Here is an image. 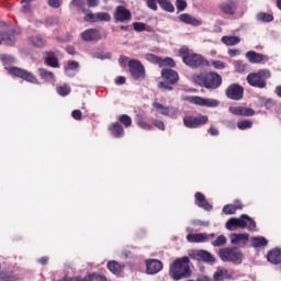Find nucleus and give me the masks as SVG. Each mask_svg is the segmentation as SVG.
I'll return each mask as SVG.
<instances>
[{"mask_svg": "<svg viewBox=\"0 0 281 281\" xmlns=\"http://www.w3.org/2000/svg\"><path fill=\"white\" fill-rule=\"evenodd\" d=\"M158 5H160L161 10H165V12H175V5L170 0H158Z\"/></svg>", "mask_w": 281, "mask_h": 281, "instance_id": "7c9ffc66", "label": "nucleus"}, {"mask_svg": "<svg viewBox=\"0 0 281 281\" xmlns=\"http://www.w3.org/2000/svg\"><path fill=\"white\" fill-rule=\"evenodd\" d=\"M78 67H80V64H78V61H69L65 68L66 76H74L78 70Z\"/></svg>", "mask_w": 281, "mask_h": 281, "instance_id": "c756f323", "label": "nucleus"}, {"mask_svg": "<svg viewBox=\"0 0 281 281\" xmlns=\"http://www.w3.org/2000/svg\"><path fill=\"white\" fill-rule=\"evenodd\" d=\"M91 281V277H85V278H80V277H64L63 279H60L59 281Z\"/></svg>", "mask_w": 281, "mask_h": 281, "instance_id": "c03bdc74", "label": "nucleus"}, {"mask_svg": "<svg viewBox=\"0 0 281 281\" xmlns=\"http://www.w3.org/2000/svg\"><path fill=\"white\" fill-rule=\"evenodd\" d=\"M110 131L113 136L115 137H123L124 136V127L122 125L114 123L111 127Z\"/></svg>", "mask_w": 281, "mask_h": 281, "instance_id": "2f4dec72", "label": "nucleus"}, {"mask_svg": "<svg viewBox=\"0 0 281 281\" xmlns=\"http://www.w3.org/2000/svg\"><path fill=\"white\" fill-rule=\"evenodd\" d=\"M120 122L124 124V126H131V124H133V120L126 114L120 116Z\"/></svg>", "mask_w": 281, "mask_h": 281, "instance_id": "de8ad7c7", "label": "nucleus"}, {"mask_svg": "<svg viewBox=\"0 0 281 281\" xmlns=\"http://www.w3.org/2000/svg\"><path fill=\"white\" fill-rule=\"evenodd\" d=\"M179 21H181V23H186V25H193V27H199L203 25V20L196 19L193 15H190L189 13L180 14Z\"/></svg>", "mask_w": 281, "mask_h": 281, "instance_id": "2eb2a0df", "label": "nucleus"}, {"mask_svg": "<svg viewBox=\"0 0 281 281\" xmlns=\"http://www.w3.org/2000/svg\"><path fill=\"white\" fill-rule=\"evenodd\" d=\"M268 261L272 265H280L281 263V249L276 248L274 250H271L268 256Z\"/></svg>", "mask_w": 281, "mask_h": 281, "instance_id": "393cba45", "label": "nucleus"}, {"mask_svg": "<svg viewBox=\"0 0 281 281\" xmlns=\"http://www.w3.org/2000/svg\"><path fill=\"white\" fill-rule=\"evenodd\" d=\"M46 64L49 67H58V59L54 55H48L46 57Z\"/></svg>", "mask_w": 281, "mask_h": 281, "instance_id": "a18cd8bd", "label": "nucleus"}, {"mask_svg": "<svg viewBox=\"0 0 281 281\" xmlns=\"http://www.w3.org/2000/svg\"><path fill=\"white\" fill-rule=\"evenodd\" d=\"M220 10L224 12V14H234V8L227 2L220 4Z\"/></svg>", "mask_w": 281, "mask_h": 281, "instance_id": "ea45409f", "label": "nucleus"}, {"mask_svg": "<svg viewBox=\"0 0 281 281\" xmlns=\"http://www.w3.org/2000/svg\"><path fill=\"white\" fill-rule=\"evenodd\" d=\"M108 269L109 271H111V273H114V276H120L122 271V266H120V263H117L116 261H110L108 263Z\"/></svg>", "mask_w": 281, "mask_h": 281, "instance_id": "473e14b6", "label": "nucleus"}, {"mask_svg": "<svg viewBox=\"0 0 281 281\" xmlns=\"http://www.w3.org/2000/svg\"><path fill=\"white\" fill-rule=\"evenodd\" d=\"M237 210H243V204H240V202H236V204H228L223 207L224 214L227 215L236 214Z\"/></svg>", "mask_w": 281, "mask_h": 281, "instance_id": "a878e982", "label": "nucleus"}, {"mask_svg": "<svg viewBox=\"0 0 281 281\" xmlns=\"http://www.w3.org/2000/svg\"><path fill=\"white\" fill-rule=\"evenodd\" d=\"M169 276L172 280L179 281L190 277V258L176 259L169 267Z\"/></svg>", "mask_w": 281, "mask_h": 281, "instance_id": "f257e3e1", "label": "nucleus"}, {"mask_svg": "<svg viewBox=\"0 0 281 281\" xmlns=\"http://www.w3.org/2000/svg\"><path fill=\"white\" fill-rule=\"evenodd\" d=\"M235 69L236 71H245V64H243V61H236Z\"/></svg>", "mask_w": 281, "mask_h": 281, "instance_id": "e2e57ef3", "label": "nucleus"}, {"mask_svg": "<svg viewBox=\"0 0 281 281\" xmlns=\"http://www.w3.org/2000/svg\"><path fill=\"white\" fill-rule=\"evenodd\" d=\"M238 227L240 229H245V227H247L249 232H254L256 229V222L247 215L232 217L226 222V229H228V232H236Z\"/></svg>", "mask_w": 281, "mask_h": 281, "instance_id": "7ed1b4c3", "label": "nucleus"}, {"mask_svg": "<svg viewBox=\"0 0 281 281\" xmlns=\"http://www.w3.org/2000/svg\"><path fill=\"white\" fill-rule=\"evenodd\" d=\"M57 93L58 95H69L71 93V87L64 85V86H59L57 87Z\"/></svg>", "mask_w": 281, "mask_h": 281, "instance_id": "e433bc0d", "label": "nucleus"}, {"mask_svg": "<svg viewBox=\"0 0 281 281\" xmlns=\"http://www.w3.org/2000/svg\"><path fill=\"white\" fill-rule=\"evenodd\" d=\"M207 116H184L183 124L187 128H198V126H203V124H207Z\"/></svg>", "mask_w": 281, "mask_h": 281, "instance_id": "9d476101", "label": "nucleus"}, {"mask_svg": "<svg viewBox=\"0 0 281 281\" xmlns=\"http://www.w3.org/2000/svg\"><path fill=\"white\" fill-rule=\"evenodd\" d=\"M159 67H175V60L172 58L160 59Z\"/></svg>", "mask_w": 281, "mask_h": 281, "instance_id": "49530a36", "label": "nucleus"}, {"mask_svg": "<svg viewBox=\"0 0 281 281\" xmlns=\"http://www.w3.org/2000/svg\"><path fill=\"white\" fill-rule=\"evenodd\" d=\"M154 126H156V128H159V131H166V125L160 120L154 121Z\"/></svg>", "mask_w": 281, "mask_h": 281, "instance_id": "13d9d810", "label": "nucleus"}, {"mask_svg": "<svg viewBox=\"0 0 281 281\" xmlns=\"http://www.w3.org/2000/svg\"><path fill=\"white\" fill-rule=\"evenodd\" d=\"M56 23H58V19L54 16H49L46 19V25H56Z\"/></svg>", "mask_w": 281, "mask_h": 281, "instance_id": "0e129e2a", "label": "nucleus"}, {"mask_svg": "<svg viewBox=\"0 0 281 281\" xmlns=\"http://www.w3.org/2000/svg\"><path fill=\"white\" fill-rule=\"evenodd\" d=\"M132 14L128 9H126L123 5L116 7L114 19L116 22L120 23H127V21H131Z\"/></svg>", "mask_w": 281, "mask_h": 281, "instance_id": "f8f14e48", "label": "nucleus"}, {"mask_svg": "<svg viewBox=\"0 0 281 281\" xmlns=\"http://www.w3.org/2000/svg\"><path fill=\"white\" fill-rule=\"evenodd\" d=\"M240 54H241L240 49H228V56H231L232 58L236 56H240Z\"/></svg>", "mask_w": 281, "mask_h": 281, "instance_id": "680f3d73", "label": "nucleus"}, {"mask_svg": "<svg viewBox=\"0 0 281 281\" xmlns=\"http://www.w3.org/2000/svg\"><path fill=\"white\" fill-rule=\"evenodd\" d=\"M86 278H90L91 281H106V277L102 274H88Z\"/></svg>", "mask_w": 281, "mask_h": 281, "instance_id": "3c124183", "label": "nucleus"}, {"mask_svg": "<svg viewBox=\"0 0 281 281\" xmlns=\"http://www.w3.org/2000/svg\"><path fill=\"white\" fill-rule=\"evenodd\" d=\"M193 80L196 85L205 87L206 89H218V87H221V82H223V78H221V75L216 72L194 75Z\"/></svg>", "mask_w": 281, "mask_h": 281, "instance_id": "f03ea898", "label": "nucleus"}, {"mask_svg": "<svg viewBox=\"0 0 281 281\" xmlns=\"http://www.w3.org/2000/svg\"><path fill=\"white\" fill-rule=\"evenodd\" d=\"M74 120H82V112L80 110H75L71 113Z\"/></svg>", "mask_w": 281, "mask_h": 281, "instance_id": "bf43d9fd", "label": "nucleus"}, {"mask_svg": "<svg viewBox=\"0 0 281 281\" xmlns=\"http://www.w3.org/2000/svg\"><path fill=\"white\" fill-rule=\"evenodd\" d=\"M161 77L164 80H168L170 85H175V82L179 81V74L170 68L162 69Z\"/></svg>", "mask_w": 281, "mask_h": 281, "instance_id": "aec40b11", "label": "nucleus"}, {"mask_svg": "<svg viewBox=\"0 0 281 281\" xmlns=\"http://www.w3.org/2000/svg\"><path fill=\"white\" fill-rule=\"evenodd\" d=\"M209 238H214V234L207 235L205 233L189 234L187 240L189 243H207Z\"/></svg>", "mask_w": 281, "mask_h": 281, "instance_id": "a211bd4d", "label": "nucleus"}, {"mask_svg": "<svg viewBox=\"0 0 281 281\" xmlns=\"http://www.w3.org/2000/svg\"><path fill=\"white\" fill-rule=\"evenodd\" d=\"M180 56L182 57L184 65H188L189 67H201L203 65H210V63H207L203 56L190 53V49L186 46L180 48Z\"/></svg>", "mask_w": 281, "mask_h": 281, "instance_id": "39448f33", "label": "nucleus"}, {"mask_svg": "<svg viewBox=\"0 0 281 281\" xmlns=\"http://www.w3.org/2000/svg\"><path fill=\"white\" fill-rule=\"evenodd\" d=\"M31 45H34V47H45V40L41 35H35L30 37Z\"/></svg>", "mask_w": 281, "mask_h": 281, "instance_id": "72a5a7b5", "label": "nucleus"}, {"mask_svg": "<svg viewBox=\"0 0 281 281\" xmlns=\"http://www.w3.org/2000/svg\"><path fill=\"white\" fill-rule=\"evenodd\" d=\"M271 78V70L260 69L257 72H250L247 76V82L250 87H256L257 89H265L267 87V80Z\"/></svg>", "mask_w": 281, "mask_h": 281, "instance_id": "20e7f679", "label": "nucleus"}, {"mask_svg": "<svg viewBox=\"0 0 281 281\" xmlns=\"http://www.w3.org/2000/svg\"><path fill=\"white\" fill-rule=\"evenodd\" d=\"M22 12L23 14H32V4L22 2Z\"/></svg>", "mask_w": 281, "mask_h": 281, "instance_id": "603ef678", "label": "nucleus"}, {"mask_svg": "<svg viewBox=\"0 0 281 281\" xmlns=\"http://www.w3.org/2000/svg\"><path fill=\"white\" fill-rule=\"evenodd\" d=\"M251 121L249 120H245V121H240L237 123V128H239V131H245L247 128H251Z\"/></svg>", "mask_w": 281, "mask_h": 281, "instance_id": "37998d69", "label": "nucleus"}, {"mask_svg": "<svg viewBox=\"0 0 281 281\" xmlns=\"http://www.w3.org/2000/svg\"><path fill=\"white\" fill-rule=\"evenodd\" d=\"M136 124L137 126H139V128H143V131H150V128H153V125H150V123H147L143 119H137Z\"/></svg>", "mask_w": 281, "mask_h": 281, "instance_id": "a19ab883", "label": "nucleus"}, {"mask_svg": "<svg viewBox=\"0 0 281 281\" xmlns=\"http://www.w3.org/2000/svg\"><path fill=\"white\" fill-rule=\"evenodd\" d=\"M130 74L134 80H144L146 77V70L144 69V65L142 61L137 59H131L128 61Z\"/></svg>", "mask_w": 281, "mask_h": 281, "instance_id": "6e6552de", "label": "nucleus"}, {"mask_svg": "<svg viewBox=\"0 0 281 281\" xmlns=\"http://www.w3.org/2000/svg\"><path fill=\"white\" fill-rule=\"evenodd\" d=\"M153 106L155 109V111H157V113H160V115H175V113H177V109L175 108H168L159 102H154Z\"/></svg>", "mask_w": 281, "mask_h": 281, "instance_id": "412c9836", "label": "nucleus"}, {"mask_svg": "<svg viewBox=\"0 0 281 281\" xmlns=\"http://www.w3.org/2000/svg\"><path fill=\"white\" fill-rule=\"evenodd\" d=\"M82 41L91 43V41H100V32L95 29H89L81 33Z\"/></svg>", "mask_w": 281, "mask_h": 281, "instance_id": "f3484780", "label": "nucleus"}, {"mask_svg": "<svg viewBox=\"0 0 281 281\" xmlns=\"http://www.w3.org/2000/svg\"><path fill=\"white\" fill-rule=\"evenodd\" d=\"M232 278V274H229V271L227 269L220 268L217 271L214 273V279L215 280H229Z\"/></svg>", "mask_w": 281, "mask_h": 281, "instance_id": "bb28decb", "label": "nucleus"}, {"mask_svg": "<svg viewBox=\"0 0 281 281\" xmlns=\"http://www.w3.org/2000/svg\"><path fill=\"white\" fill-rule=\"evenodd\" d=\"M164 269V263L157 259H148L146 260V272L149 276H155V273H159Z\"/></svg>", "mask_w": 281, "mask_h": 281, "instance_id": "ddd939ff", "label": "nucleus"}, {"mask_svg": "<svg viewBox=\"0 0 281 281\" xmlns=\"http://www.w3.org/2000/svg\"><path fill=\"white\" fill-rule=\"evenodd\" d=\"M38 74H40L41 78H43V80H48V81L54 80V72H52V71L40 68Z\"/></svg>", "mask_w": 281, "mask_h": 281, "instance_id": "c9c22d12", "label": "nucleus"}, {"mask_svg": "<svg viewBox=\"0 0 281 281\" xmlns=\"http://www.w3.org/2000/svg\"><path fill=\"white\" fill-rule=\"evenodd\" d=\"M133 27L136 32H144V30H146V24L142 22H134Z\"/></svg>", "mask_w": 281, "mask_h": 281, "instance_id": "6e6d98bb", "label": "nucleus"}, {"mask_svg": "<svg viewBox=\"0 0 281 281\" xmlns=\"http://www.w3.org/2000/svg\"><path fill=\"white\" fill-rule=\"evenodd\" d=\"M212 65L215 69H225V63L221 60H214L212 61Z\"/></svg>", "mask_w": 281, "mask_h": 281, "instance_id": "4d7b16f0", "label": "nucleus"}, {"mask_svg": "<svg viewBox=\"0 0 281 281\" xmlns=\"http://www.w3.org/2000/svg\"><path fill=\"white\" fill-rule=\"evenodd\" d=\"M188 102L191 104H196L198 106H207L210 109H215L221 102L216 99H205L203 97H188Z\"/></svg>", "mask_w": 281, "mask_h": 281, "instance_id": "1a4fd4ad", "label": "nucleus"}, {"mask_svg": "<svg viewBox=\"0 0 281 281\" xmlns=\"http://www.w3.org/2000/svg\"><path fill=\"white\" fill-rule=\"evenodd\" d=\"M244 89L239 85H231L226 89V95L229 100H240L243 98Z\"/></svg>", "mask_w": 281, "mask_h": 281, "instance_id": "4468645a", "label": "nucleus"}, {"mask_svg": "<svg viewBox=\"0 0 281 281\" xmlns=\"http://www.w3.org/2000/svg\"><path fill=\"white\" fill-rule=\"evenodd\" d=\"M16 41V37L14 35V32H0V45L1 43H4L5 45H14Z\"/></svg>", "mask_w": 281, "mask_h": 281, "instance_id": "b1692460", "label": "nucleus"}, {"mask_svg": "<svg viewBox=\"0 0 281 281\" xmlns=\"http://www.w3.org/2000/svg\"><path fill=\"white\" fill-rule=\"evenodd\" d=\"M220 258L223 262L240 265L243 262V252L237 248H222L220 249Z\"/></svg>", "mask_w": 281, "mask_h": 281, "instance_id": "423d86ee", "label": "nucleus"}, {"mask_svg": "<svg viewBox=\"0 0 281 281\" xmlns=\"http://www.w3.org/2000/svg\"><path fill=\"white\" fill-rule=\"evenodd\" d=\"M86 16H85V21H87L88 23H98V18H97V13H91L90 11H86L83 10Z\"/></svg>", "mask_w": 281, "mask_h": 281, "instance_id": "58836bf2", "label": "nucleus"}, {"mask_svg": "<svg viewBox=\"0 0 281 281\" xmlns=\"http://www.w3.org/2000/svg\"><path fill=\"white\" fill-rule=\"evenodd\" d=\"M48 5H49L50 8L57 9V8L60 7V0H48Z\"/></svg>", "mask_w": 281, "mask_h": 281, "instance_id": "052dcab7", "label": "nucleus"}, {"mask_svg": "<svg viewBox=\"0 0 281 281\" xmlns=\"http://www.w3.org/2000/svg\"><path fill=\"white\" fill-rule=\"evenodd\" d=\"M145 59L148 60V63H151L153 65H160L161 58L157 57L155 54L147 53L145 54Z\"/></svg>", "mask_w": 281, "mask_h": 281, "instance_id": "4c0bfd02", "label": "nucleus"}, {"mask_svg": "<svg viewBox=\"0 0 281 281\" xmlns=\"http://www.w3.org/2000/svg\"><path fill=\"white\" fill-rule=\"evenodd\" d=\"M98 21H111V15L106 12L97 13V23Z\"/></svg>", "mask_w": 281, "mask_h": 281, "instance_id": "8fccbe9b", "label": "nucleus"}, {"mask_svg": "<svg viewBox=\"0 0 281 281\" xmlns=\"http://www.w3.org/2000/svg\"><path fill=\"white\" fill-rule=\"evenodd\" d=\"M176 8L179 12H183L188 8V2L186 0H176Z\"/></svg>", "mask_w": 281, "mask_h": 281, "instance_id": "09e8293b", "label": "nucleus"}, {"mask_svg": "<svg viewBox=\"0 0 281 281\" xmlns=\"http://www.w3.org/2000/svg\"><path fill=\"white\" fill-rule=\"evenodd\" d=\"M222 43H224V45H227L228 47H232V46L238 45V43H240V37H238V36H223L222 37Z\"/></svg>", "mask_w": 281, "mask_h": 281, "instance_id": "cd10ccee", "label": "nucleus"}, {"mask_svg": "<svg viewBox=\"0 0 281 281\" xmlns=\"http://www.w3.org/2000/svg\"><path fill=\"white\" fill-rule=\"evenodd\" d=\"M124 82H126V79L124 77L116 78V85H124Z\"/></svg>", "mask_w": 281, "mask_h": 281, "instance_id": "774afa93", "label": "nucleus"}, {"mask_svg": "<svg viewBox=\"0 0 281 281\" xmlns=\"http://www.w3.org/2000/svg\"><path fill=\"white\" fill-rule=\"evenodd\" d=\"M227 238L224 235H220L216 240L212 241L213 247H222V245H226Z\"/></svg>", "mask_w": 281, "mask_h": 281, "instance_id": "79ce46f5", "label": "nucleus"}, {"mask_svg": "<svg viewBox=\"0 0 281 281\" xmlns=\"http://www.w3.org/2000/svg\"><path fill=\"white\" fill-rule=\"evenodd\" d=\"M257 21H260L261 23H271L273 21V16L266 12H259L256 15Z\"/></svg>", "mask_w": 281, "mask_h": 281, "instance_id": "f704fd0d", "label": "nucleus"}, {"mask_svg": "<svg viewBox=\"0 0 281 281\" xmlns=\"http://www.w3.org/2000/svg\"><path fill=\"white\" fill-rule=\"evenodd\" d=\"M8 74H10V76H16V78H22V80H26V82H32L33 85H38V79H36V77L22 68L19 67H5Z\"/></svg>", "mask_w": 281, "mask_h": 281, "instance_id": "0eeeda50", "label": "nucleus"}, {"mask_svg": "<svg viewBox=\"0 0 281 281\" xmlns=\"http://www.w3.org/2000/svg\"><path fill=\"white\" fill-rule=\"evenodd\" d=\"M195 203H196V205H199V207H202L203 210H206L207 212H210V210H212V204L207 203L205 195H203V193H201V192L195 193Z\"/></svg>", "mask_w": 281, "mask_h": 281, "instance_id": "5701e85b", "label": "nucleus"}, {"mask_svg": "<svg viewBox=\"0 0 281 281\" xmlns=\"http://www.w3.org/2000/svg\"><path fill=\"white\" fill-rule=\"evenodd\" d=\"M66 52H68V54L74 56L76 54V48H74V46H67Z\"/></svg>", "mask_w": 281, "mask_h": 281, "instance_id": "338daca9", "label": "nucleus"}, {"mask_svg": "<svg viewBox=\"0 0 281 281\" xmlns=\"http://www.w3.org/2000/svg\"><path fill=\"white\" fill-rule=\"evenodd\" d=\"M189 258H191L192 260H198V261H202V262H215L216 259H214V256L206 250H192L189 254Z\"/></svg>", "mask_w": 281, "mask_h": 281, "instance_id": "9b49d317", "label": "nucleus"}, {"mask_svg": "<svg viewBox=\"0 0 281 281\" xmlns=\"http://www.w3.org/2000/svg\"><path fill=\"white\" fill-rule=\"evenodd\" d=\"M229 112L233 113V115H243L244 117H251L252 115H256L254 110L245 106H231Z\"/></svg>", "mask_w": 281, "mask_h": 281, "instance_id": "dca6fc26", "label": "nucleus"}, {"mask_svg": "<svg viewBox=\"0 0 281 281\" xmlns=\"http://www.w3.org/2000/svg\"><path fill=\"white\" fill-rule=\"evenodd\" d=\"M250 243H251L252 247H256V248L267 247V245L269 244V241L265 237H251Z\"/></svg>", "mask_w": 281, "mask_h": 281, "instance_id": "c85d7f7f", "label": "nucleus"}, {"mask_svg": "<svg viewBox=\"0 0 281 281\" xmlns=\"http://www.w3.org/2000/svg\"><path fill=\"white\" fill-rule=\"evenodd\" d=\"M246 58H247L248 63H251V65L262 63V60H269V58L266 55H262L260 53H256L254 50L247 52L246 53Z\"/></svg>", "mask_w": 281, "mask_h": 281, "instance_id": "6ab92c4d", "label": "nucleus"}, {"mask_svg": "<svg viewBox=\"0 0 281 281\" xmlns=\"http://www.w3.org/2000/svg\"><path fill=\"white\" fill-rule=\"evenodd\" d=\"M231 243L232 245H247L249 241V234L239 233V234H231Z\"/></svg>", "mask_w": 281, "mask_h": 281, "instance_id": "4be33fe9", "label": "nucleus"}, {"mask_svg": "<svg viewBox=\"0 0 281 281\" xmlns=\"http://www.w3.org/2000/svg\"><path fill=\"white\" fill-rule=\"evenodd\" d=\"M0 60H2V63H4V65H11L12 63H14V57L9 56V55H2V56H0Z\"/></svg>", "mask_w": 281, "mask_h": 281, "instance_id": "864d4df0", "label": "nucleus"}, {"mask_svg": "<svg viewBox=\"0 0 281 281\" xmlns=\"http://www.w3.org/2000/svg\"><path fill=\"white\" fill-rule=\"evenodd\" d=\"M158 87L160 89H168L169 91H172V87H170V85H168L167 82H164V81L159 82Z\"/></svg>", "mask_w": 281, "mask_h": 281, "instance_id": "69168bd1", "label": "nucleus"}, {"mask_svg": "<svg viewBox=\"0 0 281 281\" xmlns=\"http://www.w3.org/2000/svg\"><path fill=\"white\" fill-rule=\"evenodd\" d=\"M147 1V5L150 10H154V12H157L158 7L157 3H159V0H146Z\"/></svg>", "mask_w": 281, "mask_h": 281, "instance_id": "5fc2aeb1", "label": "nucleus"}]
</instances>
